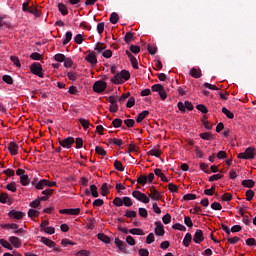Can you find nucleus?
<instances>
[{
	"label": "nucleus",
	"instance_id": "nucleus-1",
	"mask_svg": "<svg viewBox=\"0 0 256 256\" xmlns=\"http://www.w3.org/2000/svg\"><path fill=\"white\" fill-rule=\"evenodd\" d=\"M130 78H131L130 72L127 70H122V71H120V73H116L113 76L112 82H113V84L118 85L122 82V80L129 81Z\"/></svg>",
	"mask_w": 256,
	"mask_h": 256
},
{
	"label": "nucleus",
	"instance_id": "nucleus-2",
	"mask_svg": "<svg viewBox=\"0 0 256 256\" xmlns=\"http://www.w3.org/2000/svg\"><path fill=\"white\" fill-rule=\"evenodd\" d=\"M256 149L254 147L246 148L245 152L238 154V159L242 160H253L255 159Z\"/></svg>",
	"mask_w": 256,
	"mask_h": 256
},
{
	"label": "nucleus",
	"instance_id": "nucleus-3",
	"mask_svg": "<svg viewBox=\"0 0 256 256\" xmlns=\"http://www.w3.org/2000/svg\"><path fill=\"white\" fill-rule=\"evenodd\" d=\"M30 71L32 72L33 75L43 79L44 78V72L42 65L38 62H33L30 66Z\"/></svg>",
	"mask_w": 256,
	"mask_h": 256
},
{
	"label": "nucleus",
	"instance_id": "nucleus-4",
	"mask_svg": "<svg viewBox=\"0 0 256 256\" xmlns=\"http://www.w3.org/2000/svg\"><path fill=\"white\" fill-rule=\"evenodd\" d=\"M151 90L152 92L158 93L162 101L167 99V92L162 84L152 85Z\"/></svg>",
	"mask_w": 256,
	"mask_h": 256
},
{
	"label": "nucleus",
	"instance_id": "nucleus-5",
	"mask_svg": "<svg viewBox=\"0 0 256 256\" xmlns=\"http://www.w3.org/2000/svg\"><path fill=\"white\" fill-rule=\"evenodd\" d=\"M44 187H48V188H53V187H57V182L56 181H50L47 179H41L37 182L36 184V190H43Z\"/></svg>",
	"mask_w": 256,
	"mask_h": 256
},
{
	"label": "nucleus",
	"instance_id": "nucleus-6",
	"mask_svg": "<svg viewBox=\"0 0 256 256\" xmlns=\"http://www.w3.org/2000/svg\"><path fill=\"white\" fill-rule=\"evenodd\" d=\"M132 197L138 200L139 202H142L143 204H149L150 198L145 194L142 193L139 190H135L132 192Z\"/></svg>",
	"mask_w": 256,
	"mask_h": 256
},
{
	"label": "nucleus",
	"instance_id": "nucleus-7",
	"mask_svg": "<svg viewBox=\"0 0 256 256\" xmlns=\"http://www.w3.org/2000/svg\"><path fill=\"white\" fill-rule=\"evenodd\" d=\"M58 143L60 145V147L64 148V149H71L72 146L75 144V138L74 137H67L65 139H58Z\"/></svg>",
	"mask_w": 256,
	"mask_h": 256
},
{
	"label": "nucleus",
	"instance_id": "nucleus-8",
	"mask_svg": "<svg viewBox=\"0 0 256 256\" xmlns=\"http://www.w3.org/2000/svg\"><path fill=\"white\" fill-rule=\"evenodd\" d=\"M106 89H107V83L105 81L99 80L93 84V91L97 94H101L105 92Z\"/></svg>",
	"mask_w": 256,
	"mask_h": 256
},
{
	"label": "nucleus",
	"instance_id": "nucleus-9",
	"mask_svg": "<svg viewBox=\"0 0 256 256\" xmlns=\"http://www.w3.org/2000/svg\"><path fill=\"white\" fill-rule=\"evenodd\" d=\"M59 213L62 215L78 216L81 213V209L80 208L60 209Z\"/></svg>",
	"mask_w": 256,
	"mask_h": 256
},
{
	"label": "nucleus",
	"instance_id": "nucleus-10",
	"mask_svg": "<svg viewBox=\"0 0 256 256\" xmlns=\"http://www.w3.org/2000/svg\"><path fill=\"white\" fill-rule=\"evenodd\" d=\"M86 196H92L93 198L99 197L98 187L95 184L90 185L89 189H85Z\"/></svg>",
	"mask_w": 256,
	"mask_h": 256
},
{
	"label": "nucleus",
	"instance_id": "nucleus-11",
	"mask_svg": "<svg viewBox=\"0 0 256 256\" xmlns=\"http://www.w3.org/2000/svg\"><path fill=\"white\" fill-rule=\"evenodd\" d=\"M205 240L204 233L201 229H196L193 236V242L195 244H201Z\"/></svg>",
	"mask_w": 256,
	"mask_h": 256
},
{
	"label": "nucleus",
	"instance_id": "nucleus-12",
	"mask_svg": "<svg viewBox=\"0 0 256 256\" xmlns=\"http://www.w3.org/2000/svg\"><path fill=\"white\" fill-rule=\"evenodd\" d=\"M155 235L162 237L165 235V228L161 221H155Z\"/></svg>",
	"mask_w": 256,
	"mask_h": 256
},
{
	"label": "nucleus",
	"instance_id": "nucleus-13",
	"mask_svg": "<svg viewBox=\"0 0 256 256\" xmlns=\"http://www.w3.org/2000/svg\"><path fill=\"white\" fill-rule=\"evenodd\" d=\"M8 216L10 218H13V219H16V220H21L26 216V214L22 211H17L15 209H12L8 212Z\"/></svg>",
	"mask_w": 256,
	"mask_h": 256
},
{
	"label": "nucleus",
	"instance_id": "nucleus-14",
	"mask_svg": "<svg viewBox=\"0 0 256 256\" xmlns=\"http://www.w3.org/2000/svg\"><path fill=\"white\" fill-rule=\"evenodd\" d=\"M54 189H45L41 192L43 196L39 197V201L46 202L50 199V197L54 194Z\"/></svg>",
	"mask_w": 256,
	"mask_h": 256
},
{
	"label": "nucleus",
	"instance_id": "nucleus-15",
	"mask_svg": "<svg viewBox=\"0 0 256 256\" xmlns=\"http://www.w3.org/2000/svg\"><path fill=\"white\" fill-rule=\"evenodd\" d=\"M7 150L9 151V153L12 156H17L18 155L19 146L15 142H9L8 146H7Z\"/></svg>",
	"mask_w": 256,
	"mask_h": 256
},
{
	"label": "nucleus",
	"instance_id": "nucleus-16",
	"mask_svg": "<svg viewBox=\"0 0 256 256\" xmlns=\"http://www.w3.org/2000/svg\"><path fill=\"white\" fill-rule=\"evenodd\" d=\"M125 53L132 65L133 69H139L137 58L129 50H126Z\"/></svg>",
	"mask_w": 256,
	"mask_h": 256
},
{
	"label": "nucleus",
	"instance_id": "nucleus-17",
	"mask_svg": "<svg viewBox=\"0 0 256 256\" xmlns=\"http://www.w3.org/2000/svg\"><path fill=\"white\" fill-rule=\"evenodd\" d=\"M85 61L90 63V65H97L98 59L95 52H89L88 55L85 56Z\"/></svg>",
	"mask_w": 256,
	"mask_h": 256
},
{
	"label": "nucleus",
	"instance_id": "nucleus-18",
	"mask_svg": "<svg viewBox=\"0 0 256 256\" xmlns=\"http://www.w3.org/2000/svg\"><path fill=\"white\" fill-rule=\"evenodd\" d=\"M114 243L122 253L127 252V244L124 241L120 240L119 238H115Z\"/></svg>",
	"mask_w": 256,
	"mask_h": 256
},
{
	"label": "nucleus",
	"instance_id": "nucleus-19",
	"mask_svg": "<svg viewBox=\"0 0 256 256\" xmlns=\"http://www.w3.org/2000/svg\"><path fill=\"white\" fill-rule=\"evenodd\" d=\"M149 198H151L153 201L160 200V192L154 186L150 188Z\"/></svg>",
	"mask_w": 256,
	"mask_h": 256
},
{
	"label": "nucleus",
	"instance_id": "nucleus-20",
	"mask_svg": "<svg viewBox=\"0 0 256 256\" xmlns=\"http://www.w3.org/2000/svg\"><path fill=\"white\" fill-rule=\"evenodd\" d=\"M154 174L161 179L163 183H169V178L162 172L160 168L154 169Z\"/></svg>",
	"mask_w": 256,
	"mask_h": 256
},
{
	"label": "nucleus",
	"instance_id": "nucleus-21",
	"mask_svg": "<svg viewBox=\"0 0 256 256\" xmlns=\"http://www.w3.org/2000/svg\"><path fill=\"white\" fill-rule=\"evenodd\" d=\"M9 242L14 248H20L22 246L21 239L16 236H10Z\"/></svg>",
	"mask_w": 256,
	"mask_h": 256
},
{
	"label": "nucleus",
	"instance_id": "nucleus-22",
	"mask_svg": "<svg viewBox=\"0 0 256 256\" xmlns=\"http://www.w3.org/2000/svg\"><path fill=\"white\" fill-rule=\"evenodd\" d=\"M40 242L43 243L45 246H47L49 248H55L56 247V243L53 240H51L47 237H44V236L40 237Z\"/></svg>",
	"mask_w": 256,
	"mask_h": 256
},
{
	"label": "nucleus",
	"instance_id": "nucleus-23",
	"mask_svg": "<svg viewBox=\"0 0 256 256\" xmlns=\"http://www.w3.org/2000/svg\"><path fill=\"white\" fill-rule=\"evenodd\" d=\"M149 115H150V112L148 110L142 111L136 117V123L141 124Z\"/></svg>",
	"mask_w": 256,
	"mask_h": 256
},
{
	"label": "nucleus",
	"instance_id": "nucleus-24",
	"mask_svg": "<svg viewBox=\"0 0 256 256\" xmlns=\"http://www.w3.org/2000/svg\"><path fill=\"white\" fill-rule=\"evenodd\" d=\"M189 75L194 79H200L202 78V71L201 69L191 68Z\"/></svg>",
	"mask_w": 256,
	"mask_h": 256
},
{
	"label": "nucleus",
	"instance_id": "nucleus-25",
	"mask_svg": "<svg viewBox=\"0 0 256 256\" xmlns=\"http://www.w3.org/2000/svg\"><path fill=\"white\" fill-rule=\"evenodd\" d=\"M97 239L100 240L101 242L105 244H110L111 243V238L106 235L105 233H98L97 234Z\"/></svg>",
	"mask_w": 256,
	"mask_h": 256
},
{
	"label": "nucleus",
	"instance_id": "nucleus-26",
	"mask_svg": "<svg viewBox=\"0 0 256 256\" xmlns=\"http://www.w3.org/2000/svg\"><path fill=\"white\" fill-rule=\"evenodd\" d=\"M242 186L245 187V188H249V189H252L255 187L256 185V182L253 180V179H245L242 181Z\"/></svg>",
	"mask_w": 256,
	"mask_h": 256
},
{
	"label": "nucleus",
	"instance_id": "nucleus-27",
	"mask_svg": "<svg viewBox=\"0 0 256 256\" xmlns=\"http://www.w3.org/2000/svg\"><path fill=\"white\" fill-rule=\"evenodd\" d=\"M30 183H31V180H30L28 174H25V175H21V176H20V184H21L22 186H29Z\"/></svg>",
	"mask_w": 256,
	"mask_h": 256
},
{
	"label": "nucleus",
	"instance_id": "nucleus-28",
	"mask_svg": "<svg viewBox=\"0 0 256 256\" xmlns=\"http://www.w3.org/2000/svg\"><path fill=\"white\" fill-rule=\"evenodd\" d=\"M192 240H193L192 234L191 233H186V235L183 239V246L184 247H189Z\"/></svg>",
	"mask_w": 256,
	"mask_h": 256
},
{
	"label": "nucleus",
	"instance_id": "nucleus-29",
	"mask_svg": "<svg viewBox=\"0 0 256 256\" xmlns=\"http://www.w3.org/2000/svg\"><path fill=\"white\" fill-rule=\"evenodd\" d=\"M108 143L110 145H115V146H118V147H122L124 145L123 140L122 139H117V138H110L108 140Z\"/></svg>",
	"mask_w": 256,
	"mask_h": 256
},
{
	"label": "nucleus",
	"instance_id": "nucleus-30",
	"mask_svg": "<svg viewBox=\"0 0 256 256\" xmlns=\"http://www.w3.org/2000/svg\"><path fill=\"white\" fill-rule=\"evenodd\" d=\"M105 49H107V45L102 42H98L94 48V50L97 51V53H103V51H105Z\"/></svg>",
	"mask_w": 256,
	"mask_h": 256
},
{
	"label": "nucleus",
	"instance_id": "nucleus-31",
	"mask_svg": "<svg viewBox=\"0 0 256 256\" xmlns=\"http://www.w3.org/2000/svg\"><path fill=\"white\" fill-rule=\"evenodd\" d=\"M109 21L112 25H116L119 21V14L116 12H112Z\"/></svg>",
	"mask_w": 256,
	"mask_h": 256
},
{
	"label": "nucleus",
	"instance_id": "nucleus-32",
	"mask_svg": "<svg viewBox=\"0 0 256 256\" xmlns=\"http://www.w3.org/2000/svg\"><path fill=\"white\" fill-rule=\"evenodd\" d=\"M0 245L9 251L13 250V246L11 245V243L5 239H0Z\"/></svg>",
	"mask_w": 256,
	"mask_h": 256
},
{
	"label": "nucleus",
	"instance_id": "nucleus-33",
	"mask_svg": "<svg viewBox=\"0 0 256 256\" xmlns=\"http://www.w3.org/2000/svg\"><path fill=\"white\" fill-rule=\"evenodd\" d=\"M79 123L85 131H87L89 129V127L91 126L90 121L87 119H84V118H80Z\"/></svg>",
	"mask_w": 256,
	"mask_h": 256
},
{
	"label": "nucleus",
	"instance_id": "nucleus-34",
	"mask_svg": "<svg viewBox=\"0 0 256 256\" xmlns=\"http://www.w3.org/2000/svg\"><path fill=\"white\" fill-rule=\"evenodd\" d=\"M129 233L131 235H137V236H144L145 235L144 231L140 228L129 229Z\"/></svg>",
	"mask_w": 256,
	"mask_h": 256
},
{
	"label": "nucleus",
	"instance_id": "nucleus-35",
	"mask_svg": "<svg viewBox=\"0 0 256 256\" xmlns=\"http://www.w3.org/2000/svg\"><path fill=\"white\" fill-rule=\"evenodd\" d=\"M114 169L119 171V172H124L125 167L123 166V163L119 160L114 161Z\"/></svg>",
	"mask_w": 256,
	"mask_h": 256
},
{
	"label": "nucleus",
	"instance_id": "nucleus-36",
	"mask_svg": "<svg viewBox=\"0 0 256 256\" xmlns=\"http://www.w3.org/2000/svg\"><path fill=\"white\" fill-rule=\"evenodd\" d=\"M58 7V11L61 13V15H68L69 11L68 8L66 7V5H64L63 3H59L57 5Z\"/></svg>",
	"mask_w": 256,
	"mask_h": 256
},
{
	"label": "nucleus",
	"instance_id": "nucleus-37",
	"mask_svg": "<svg viewBox=\"0 0 256 256\" xmlns=\"http://www.w3.org/2000/svg\"><path fill=\"white\" fill-rule=\"evenodd\" d=\"M73 33L68 31L65 33V39L62 41V45H68L72 41Z\"/></svg>",
	"mask_w": 256,
	"mask_h": 256
},
{
	"label": "nucleus",
	"instance_id": "nucleus-38",
	"mask_svg": "<svg viewBox=\"0 0 256 256\" xmlns=\"http://www.w3.org/2000/svg\"><path fill=\"white\" fill-rule=\"evenodd\" d=\"M222 113L230 120H233L235 118V115L233 112H231L229 109L226 107L222 108Z\"/></svg>",
	"mask_w": 256,
	"mask_h": 256
},
{
	"label": "nucleus",
	"instance_id": "nucleus-39",
	"mask_svg": "<svg viewBox=\"0 0 256 256\" xmlns=\"http://www.w3.org/2000/svg\"><path fill=\"white\" fill-rule=\"evenodd\" d=\"M108 188H109L108 183H103V184L101 185V195H102L103 197L108 196V194L110 193V191H109Z\"/></svg>",
	"mask_w": 256,
	"mask_h": 256
},
{
	"label": "nucleus",
	"instance_id": "nucleus-40",
	"mask_svg": "<svg viewBox=\"0 0 256 256\" xmlns=\"http://www.w3.org/2000/svg\"><path fill=\"white\" fill-rule=\"evenodd\" d=\"M199 137L204 141H210L213 139V135L209 132L200 133Z\"/></svg>",
	"mask_w": 256,
	"mask_h": 256
},
{
	"label": "nucleus",
	"instance_id": "nucleus-41",
	"mask_svg": "<svg viewBox=\"0 0 256 256\" xmlns=\"http://www.w3.org/2000/svg\"><path fill=\"white\" fill-rule=\"evenodd\" d=\"M161 154H162V152L158 149H151L150 151L147 152L148 156H153L156 158H160Z\"/></svg>",
	"mask_w": 256,
	"mask_h": 256
},
{
	"label": "nucleus",
	"instance_id": "nucleus-42",
	"mask_svg": "<svg viewBox=\"0 0 256 256\" xmlns=\"http://www.w3.org/2000/svg\"><path fill=\"white\" fill-rule=\"evenodd\" d=\"M172 229H173V230H177V231H181V232H186V231H187V227L184 226V225L181 224V223H175V224L172 226Z\"/></svg>",
	"mask_w": 256,
	"mask_h": 256
},
{
	"label": "nucleus",
	"instance_id": "nucleus-43",
	"mask_svg": "<svg viewBox=\"0 0 256 256\" xmlns=\"http://www.w3.org/2000/svg\"><path fill=\"white\" fill-rule=\"evenodd\" d=\"M137 183L142 185V186H145L147 183H148V176L146 175H140L138 178H137Z\"/></svg>",
	"mask_w": 256,
	"mask_h": 256
},
{
	"label": "nucleus",
	"instance_id": "nucleus-44",
	"mask_svg": "<svg viewBox=\"0 0 256 256\" xmlns=\"http://www.w3.org/2000/svg\"><path fill=\"white\" fill-rule=\"evenodd\" d=\"M95 153L103 157L107 156V151L102 146H96Z\"/></svg>",
	"mask_w": 256,
	"mask_h": 256
},
{
	"label": "nucleus",
	"instance_id": "nucleus-45",
	"mask_svg": "<svg viewBox=\"0 0 256 256\" xmlns=\"http://www.w3.org/2000/svg\"><path fill=\"white\" fill-rule=\"evenodd\" d=\"M122 125H123V120L120 119V118H115V119L112 121V126H113V128H115V129L121 128Z\"/></svg>",
	"mask_w": 256,
	"mask_h": 256
},
{
	"label": "nucleus",
	"instance_id": "nucleus-46",
	"mask_svg": "<svg viewBox=\"0 0 256 256\" xmlns=\"http://www.w3.org/2000/svg\"><path fill=\"white\" fill-rule=\"evenodd\" d=\"M95 223H96V219L95 218H90L88 220V222L86 223V228L90 231L94 230L95 228Z\"/></svg>",
	"mask_w": 256,
	"mask_h": 256
},
{
	"label": "nucleus",
	"instance_id": "nucleus-47",
	"mask_svg": "<svg viewBox=\"0 0 256 256\" xmlns=\"http://www.w3.org/2000/svg\"><path fill=\"white\" fill-rule=\"evenodd\" d=\"M30 59L33 61H42L43 55L38 52H33L30 54Z\"/></svg>",
	"mask_w": 256,
	"mask_h": 256
},
{
	"label": "nucleus",
	"instance_id": "nucleus-48",
	"mask_svg": "<svg viewBox=\"0 0 256 256\" xmlns=\"http://www.w3.org/2000/svg\"><path fill=\"white\" fill-rule=\"evenodd\" d=\"M5 188H6V190H8V191H10L12 193H16L17 192L16 182L8 183Z\"/></svg>",
	"mask_w": 256,
	"mask_h": 256
},
{
	"label": "nucleus",
	"instance_id": "nucleus-49",
	"mask_svg": "<svg viewBox=\"0 0 256 256\" xmlns=\"http://www.w3.org/2000/svg\"><path fill=\"white\" fill-rule=\"evenodd\" d=\"M2 81L7 85H13L14 84V80L10 75H3L2 76Z\"/></svg>",
	"mask_w": 256,
	"mask_h": 256
},
{
	"label": "nucleus",
	"instance_id": "nucleus-50",
	"mask_svg": "<svg viewBox=\"0 0 256 256\" xmlns=\"http://www.w3.org/2000/svg\"><path fill=\"white\" fill-rule=\"evenodd\" d=\"M246 201L251 202L255 197V192L252 189L246 191Z\"/></svg>",
	"mask_w": 256,
	"mask_h": 256
},
{
	"label": "nucleus",
	"instance_id": "nucleus-51",
	"mask_svg": "<svg viewBox=\"0 0 256 256\" xmlns=\"http://www.w3.org/2000/svg\"><path fill=\"white\" fill-rule=\"evenodd\" d=\"M112 203L116 207H122L124 205L123 198H120V197H115Z\"/></svg>",
	"mask_w": 256,
	"mask_h": 256
},
{
	"label": "nucleus",
	"instance_id": "nucleus-52",
	"mask_svg": "<svg viewBox=\"0 0 256 256\" xmlns=\"http://www.w3.org/2000/svg\"><path fill=\"white\" fill-rule=\"evenodd\" d=\"M27 215L29 218H35V217H39L40 212L38 210L35 209H29L27 212Z\"/></svg>",
	"mask_w": 256,
	"mask_h": 256
},
{
	"label": "nucleus",
	"instance_id": "nucleus-53",
	"mask_svg": "<svg viewBox=\"0 0 256 256\" xmlns=\"http://www.w3.org/2000/svg\"><path fill=\"white\" fill-rule=\"evenodd\" d=\"M196 109L201 112L202 114H208L209 113V110L207 108V106H205L204 104H198L196 106Z\"/></svg>",
	"mask_w": 256,
	"mask_h": 256
},
{
	"label": "nucleus",
	"instance_id": "nucleus-54",
	"mask_svg": "<svg viewBox=\"0 0 256 256\" xmlns=\"http://www.w3.org/2000/svg\"><path fill=\"white\" fill-rule=\"evenodd\" d=\"M197 199V195L193 193H188L183 196L184 201H194Z\"/></svg>",
	"mask_w": 256,
	"mask_h": 256
},
{
	"label": "nucleus",
	"instance_id": "nucleus-55",
	"mask_svg": "<svg viewBox=\"0 0 256 256\" xmlns=\"http://www.w3.org/2000/svg\"><path fill=\"white\" fill-rule=\"evenodd\" d=\"M184 224L188 228H193V226H194V223H193L192 218L190 216H184Z\"/></svg>",
	"mask_w": 256,
	"mask_h": 256
},
{
	"label": "nucleus",
	"instance_id": "nucleus-56",
	"mask_svg": "<svg viewBox=\"0 0 256 256\" xmlns=\"http://www.w3.org/2000/svg\"><path fill=\"white\" fill-rule=\"evenodd\" d=\"M123 205L125 207H132L133 206L132 199L130 197H128V196L123 197Z\"/></svg>",
	"mask_w": 256,
	"mask_h": 256
},
{
	"label": "nucleus",
	"instance_id": "nucleus-57",
	"mask_svg": "<svg viewBox=\"0 0 256 256\" xmlns=\"http://www.w3.org/2000/svg\"><path fill=\"white\" fill-rule=\"evenodd\" d=\"M9 199V194L6 192H1L0 193V203L1 204H6L7 200Z\"/></svg>",
	"mask_w": 256,
	"mask_h": 256
},
{
	"label": "nucleus",
	"instance_id": "nucleus-58",
	"mask_svg": "<svg viewBox=\"0 0 256 256\" xmlns=\"http://www.w3.org/2000/svg\"><path fill=\"white\" fill-rule=\"evenodd\" d=\"M134 33L133 32H127L124 36L125 43L129 44L131 41H133Z\"/></svg>",
	"mask_w": 256,
	"mask_h": 256
},
{
	"label": "nucleus",
	"instance_id": "nucleus-59",
	"mask_svg": "<svg viewBox=\"0 0 256 256\" xmlns=\"http://www.w3.org/2000/svg\"><path fill=\"white\" fill-rule=\"evenodd\" d=\"M10 61L13 62V65H15V67H21V62L19 57L12 55L10 56Z\"/></svg>",
	"mask_w": 256,
	"mask_h": 256
},
{
	"label": "nucleus",
	"instance_id": "nucleus-60",
	"mask_svg": "<svg viewBox=\"0 0 256 256\" xmlns=\"http://www.w3.org/2000/svg\"><path fill=\"white\" fill-rule=\"evenodd\" d=\"M171 220H172V216H171V214H169V213H166V214L162 217V222H163V224H165V225L170 224V223H171Z\"/></svg>",
	"mask_w": 256,
	"mask_h": 256
},
{
	"label": "nucleus",
	"instance_id": "nucleus-61",
	"mask_svg": "<svg viewBox=\"0 0 256 256\" xmlns=\"http://www.w3.org/2000/svg\"><path fill=\"white\" fill-rule=\"evenodd\" d=\"M54 59L55 61H57L58 63H63L64 60L66 59V56L64 54L58 53L54 55Z\"/></svg>",
	"mask_w": 256,
	"mask_h": 256
},
{
	"label": "nucleus",
	"instance_id": "nucleus-62",
	"mask_svg": "<svg viewBox=\"0 0 256 256\" xmlns=\"http://www.w3.org/2000/svg\"><path fill=\"white\" fill-rule=\"evenodd\" d=\"M83 41L84 38L82 34H77L76 36H74V43H76L77 45H82Z\"/></svg>",
	"mask_w": 256,
	"mask_h": 256
},
{
	"label": "nucleus",
	"instance_id": "nucleus-63",
	"mask_svg": "<svg viewBox=\"0 0 256 256\" xmlns=\"http://www.w3.org/2000/svg\"><path fill=\"white\" fill-rule=\"evenodd\" d=\"M138 254H139V256H149V255H150V252H149V250L146 249V248H140V249L138 250Z\"/></svg>",
	"mask_w": 256,
	"mask_h": 256
},
{
	"label": "nucleus",
	"instance_id": "nucleus-64",
	"mask_svg": "<svg viewBox=\"0 0 256 256\" xmlns=\"http://www.w3.org/2000/svg\"><path fill=\"white\" fill-rule=\"evenodd\" d=\"M90 252L88 250L82 249L75 253V256H89Z\"/></svg>",
	"mask_w": 256,
	"mask_h": 256
}]
</instances>
